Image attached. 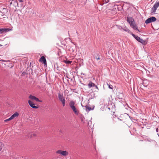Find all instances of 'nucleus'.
<instances>
[{"mask_svg": "<svg viewBox=\"0 0 159 159\" xmlns=\"http://www.w3.org/2000/svg\"><path fill=\"white\" fill-rule=\"evenodd\" d=\"M36 136V134L35 133H30L28 135L29 138H33L35 137Z\"/></svg>", "mask_w": 159, "mask_h": 159, "instance_id": "nucleus-15", "label": "nucleus"}, {"mask_svg": "<svg viewBox=\"0 0 159 159\" xmlns=\"http://www.w3.org/2000/svg\"><path fill=\"white\" fill-rule=\"evenodd\" d=\"M64 62H65L67 64H70V60H68V61L64 60Z\"/></svg>", "mask_w": 159, "mask_h": 159, "instance_id": "nucleus-27", "label": "nucleus"}, {"mask_svg": "<svg viewBox=\"0 0 159 159\" xmlns=\"http://www.w3.org/2000/svg\"><path fill=\"white\" fill-rule=\"evenodd\" d=\"M156 18L155 17L152 16L147 19L145 20V22L146 24H147L153 22H154L156 21Z\"/></svg>", "mask_w": 159, "mask_h": 159, "instance_id": "nucleus-8", "label": "nucleus"}, {"mask_svg": "<svg viewBox=\"0 0 159 159\" xmlns=\"http://www.w3.org/2000/svg\"><path fill=\"white\" fill-rule=\"evenodd\" d=\"M68 93V90H65V93Z\"/></svg>", "mask_w": 159, "mask_h": 159, "instance_id": "nucleus-34", "label": "nucleus"}, {"mask_svg": "<svg viewBox=\"0 0 159 159\" xmlns=\"http://www.w3.org/2000/svg\"><path fill=\"white\" fill-rule=\"evenodd\" d=\"M18 0L20 2H23L25 0Z\"/></svg>", "mask_w": 159, "mask_h": 159, "instance_id": "nucleus-33", "label": "nucleus"}, {"mask_svg": "<svg viewBox=\"0 0 159 159\" xmlns=\"http://www.w3.org/2000/svg\"><path fill=\"white\" fill-rule=\"evenodd\" d=\"M95 86V84L91 81H90L88 84V86L89 88L94 87Z\"/></svg>", "mask_w": 159, "mask_h": 159, "instance_id": "nucleus-14", "label": "nucleus"}, {"mask_svg": "<svg viewBox=\"0 0 159 159\" xmlns=\"http://www.w3.org/2000/svg\"><path fill=\"white\" fill-rule=\"evenodd\" d=\"M58 98L59 100L62 102L63 106L64 107L65 105V100L63 93H59L58 94Z\"/></svg>", "mask_w": 159, "mask_h": 159, "instance_id": "nucleus-6", "label": "nucleus"}, {"mask_svg": "<svg viewBox=\"0 0 159 159\" xmlns=\"http://www.w3.org/2000/svg\"><path fill=\"white\" fill-rule=\"evenodd\" d=\"M7 12V10L6 8L2 7H0V18H4V16H6L5 14Z\"/></svg>", "mask_w": 159, "mask_h": 159, "instance_id": "nucleus-4", "label": "nucleus"}, {"mask_svg": "<svg viewBox=\"0 0 159 159\" xmlns=\"http://www.w3.org/2000/svg\"><path fill=\"white\" fill-rule=\"evenodd\" d=\"M26 74V73L25 72H23L22 74V76H24V75H25V74Z\"/></svg>", "mask_w": 159, "mask_h": 159, "instance_id": "nucleus-31", "label": "nucleus"}, {"mask_svg": "<svg viewBox=\"0 0 159 159\" xmlns=\"http://www.w3.org/2000/svg\"><path fill=\"white\" fill-rule=\"evenodd\" d=\"M56 153L58 154H60L64 156H66L68 155L69 153L68 152L63 151L61 150H58L56 152Z\"/></svg>", "mask_w": 159, "mask_h": 159, "instance_id": "nucleus-7", "label": "nucleus"}, {"mask_svg": "<svg viewBox=\"0 0 159 159\" xmlns=\"http://www.w3.org/2000/svg\"><path fill=\"white\" fill-rule=\"evenodd\" d=\"M109 2V1L108 0H107V1H106V0H105L104 1H103V3H107V2Z\"/></svg>", "mask_w": 159, "mask_h": 159, "instance_id": "nucleus-32", "label": "nucleus"}, {"mask_svg": "<svg viewBox=\"0 0 159 159\" xmlns=\"http://www.w3.org/2000/svg\"><path fill=\"white\" fill-rule=\"evenodd\" d=\"M9 2L10 4L9 7L11 10L16 11L17 9L16 7H18L17 0H9Z\"/></svg>", "mask_w": 159, "mask_h": 159, "instance_id": "nucleus-3", "label": "nucleus"}, {"mask_svg": "<svg viewBox=\"0 0 159 159\" xmlns=\"http://www.w3.org/2000/svg\"><path fill=\"white\" fill-rule=\"evenodd\" d=\"M70 89L71 90L70 91H72L73 92H75V93H77L76 90L75 89H73L72 88H70Z\"/></svg>", "mask_w": 159, "mask_h": 159, "instance_id": "nucleus-22", "label": "nucleus"}, {"mask_svg": "<svg viewBox=\"0 0 159 159\" xmlns=\"http://www.w3.org/2000/svg\"><path fill=\"white\" fill-rule=\"evenodd\" d=\"M95 58L97 60H98L100 59V57L99 55V54L97 55V57H95Z\"/></svg>", "mask_w": 159, "mask_h": 159, "instance_id": "nucleus-29", "label": "nucleus"}, {"mask_svg": "<svg viewBox=\"0 0 159 159\" xmlns=\"http://www.w3.org/2000/svg\"><path fill=\"white\" fill-rule=\"evenodd\" d=\"M70 66L71 65H73V64H75V65H76V61L74 60V61H70Z\"/></svg>", "mask_w": 159, "mask_h": 159, "instance_id": "nucleus-21", "label": "nucleus"}, {"mask_svg": "<svg viewBox=\"0 0 159 159\" xmlns=\"http://www.w3.org/2000/svg\"><path fill=\"white\" fill-rule=\"evenodd\" d=\"M19 115V114L17 112H15L13 114L11 117L12 119H13L15 117L18 116Z\"/></svg>", "mask_w": 159, "mask_h": 159, "instance_id": "nucleus-18", "label": "nucleus"}, {"mask_svg": "<svg viewBox=\"0 0 159 159\" xmlns=\"http://www.w3.org/2000/svg\"><path fill=\"white\" fill-rule=\"evenodd\" d=\"M158 128H157L156 129V132H158Z\"/></svg>", "mask_w": 159, "mask_h": 159, "instance_id": "nucleus-36", "label": "nucleus"}, {"mask_svg": "<svg viewBox=\"0 0 159 159\" xmlns=\"http://www.w3.org/2000/svg\"><path fill=\"white\" fill-rule=\"evenodd\" d=\"M76 51L75 46L74 45L73 46L70 47V60H73L74 58L71 59V57H75V55Z\"/></svg>", "mask_w": 159, "mask_h": 159, "instance_id": "nucleus-5", "label": "nucleus"}, {"mask_svg": "<svg viewBox=\"0 0 159 159\" xmlns=\"http://www.w3.org/2000/svg\"><path fill=\"white\" fill-rule=\"evenodd\" d=\"M85 107L86 108V111H89L91 110H93L94 109V107L93 108H92L90 107H89L87 105H86L85 106Z\"/></svg>", "mask_w": 159, "mask_h": 159, "instance_id": "nucleus-17", "label": "nucleus"}, {"mask_svg": "<svg viewBox=\"0 0 159 159\" xmlns=\"http://www.w3.org/2000/svg\"><path fill=\"white\" fill-rule=\"evenodd\" d=\"M159 7V1L156 2L152 9V12H155L158 7Z\"/></svg>", "mask_w": 159, "mask_h": 159, "instance_id": "nucleus-9", "label": "nucleus"}, {"mask_svg": "<svg viewBox=\"0 0 159 159\" xmlns=\"http://www.w3.org/2000/svg\"><path fill=\"white\" fill-rule=\"evenodd\" d=\"M135 39L139 42L140 43L143 44L145 45L146 44V41L145 40L141 39L138 36H137V37H136Z\"/></svg>", "mask_w": 159, "mask_h": 159, "instance_id": "nucleus-11", "label": "nucleus"}, {"mask_svg": "<svg viewBox=\"0 0 159 159\" xmlns=\"http://www.w3.org/2000/svg\"><path fill=\"white\" fill-rule=\"evenodd\" d=\"M95 87V88L97 89L98 90V87L95 85V86H94Z\"/></svg>", "mask_w": 159, "mask_h": 159, "instance_id": "nucleus-35", "label": "nucleus"}, {"mask_svg": "<svg viewBox=\"0 0 159 159\" xmlns=\"http://www.w3.org/2000/svg\"><path fill=\"white\" fill-rule=\"evenodd\" d=\"M29 98L31 99V100H34L36 97L35 96H33V95H30L29 96Z\"/></svg>", "mask_w": 159, "mask_h": 159, "instance_id": "nucleus-20", "label": "nucleus"}, {"mask_svg": "<svg viewBox=\"0 0 159 159\" xmlns=\"http://www.w3.org/2000/svg\"><path fill=\"white\" fill-rule=\"evenodd\" d=\"M131 34L132 36L135 39L136 37H137V36H136V35H135V34H133L131 32L130 33Z\"/></svg>", "mask_w": 159, "mask_h": 159, "instance_id": "nucleus-25", "label": "nucleus"}, {"mask_svg": "<svg viewBox=\"0 0 159 159\" xmlns=\"http://www.w3.org/2000/svg\"><path fill=\"white\" fill-rule=\"evenodd\" d=\"M127 21L130 24V26L134 30H136L139 32L137 26L135 24L134 19L131 17H128L127 18Z\"/></svg>", "mask_w": 159, "mask_h": 159, "instance_id": "nucleus-2", "label": "nucleus"}, {"mask_svg": "<svg viewBox=\"0 0 159 159\" xmlns=\"http://www.w3.org/2000/svg\"><path fill=\"white\" fill-rule=\"evenodd\" d=\"M58 66H57V70H58Z\"/></svg>", "mask_w": 159, "mask_h": 159, "instance_id": "nucleus-37", "label": "nucleus"}, {"mask_svg": "<svg viewBox=\"0 0 159 159\" xmlns=\"http://www.w3.org/2000/svg\"><path fill=\"white\" fill-rule=\"evenodd\" d=\"M123 30L124 31H125L126 32H128L129 33H131L130 30L128 28H127L126 26H125V27L123 28Z\"/></svg>", "mask_w": 159, "mask_h": 159, "instance_id": "nucleus-19", "label": "nucleus"}, {"mask_svg": "<svg viewBox=\"0 0 159 159\" xmlns=\"http://www.w3.org/2000/svg\"><path fill=\"white\" fill-rule=\"evenodd\" d=\"M118 29H119L120 30H123V28L122 27L120 26H118Z\"/></svg>", "mask_w": 159, "mask_h": 159, "instance_id": "nucleus-30", "label": "nucleus"}, {"mask_svg": "<svg viewBox=\"0 0 159 159\" xmlns=\"http://www.w3.org/2000/svg\"><path fill=\"white\" fill-rule=\"evenodd\" d=\"M70 109L75 115H78L79 113V107L76 104L75 102L73 101H70Z\"/></svg>", "mask_w": 159, "mask_h": 159, "instance_id": "nucleus-1", "label": "nucleus"}, {"mask_svg": "<svg viewBox=\"0 0 159 159\" xmlns=\"http://www.w3.org/2000/svg\"><path fill=\"white\" fill-rule=\"evenodd\" d=\"M10 30L9 28H1L0 29V34L7 32Z\"/></svg>", "mask_w": 159, "mask_h": 159, "instance_id": "nucleus-13", "label": "nucleus"}, {"mask_svg": "<svg viewBox=\"0 0 159 159\" xmlns=\"http://www.w3.org/2000/svg\"><path fill=\"white\" fill-rule=\"evenodd\" d=\"M39 62H43L45 66H47L46 60L44 56L42 57L39 60Z\"/></svg>", "mask_w": 159, "mask_h": 159, "instance_id": "nucleus-10", "label": "nucleus"}, {"mask_svg": "<svg viewBox=\"0 0 159 159\" xmlns=\"http://www.w3.org/2000/svg\"><path fill=\"white\" fill-rule=\"evenodd\" d=\"M12 120V119L11 118V117H10L9 118H8V119H7L6 120H5L4 121L5 122L9 120Z\"/></svg>", "mask_w": 159, "mask_h": 159, "instance_id": "nucleus-28", "label": "nucleus"}, {"mask_svg": "<svg viewBox=\"0 0 159 159\" xmlns=\"http://www.w3.org/2000/svg\"><path fill=\"white\" fill-rule=\"evenodd\" d=\"M131 34L132 36L135 39L136 37H137V36H136V35H135V34H133L131 32L130 33Z\"/></svg>", "mask_w": 159, "mask_h": 159, "instance_id": "nucleus-26", "label": "nucleus"}, {"mask_svg": "<svg viewBox=\"0 0 159 159\" xmlns=\"http://www.w3.org/2000/svg\"><path fill=\"white\" fill-rule=\"evenodd\" d=\"M29 105L31 107L34 109H37L38 108V107L34 105V104L30 100H29L28 101Z\"/></svg>", "mask_w": 159, "mask_h": 159, "instance_id": "nucleus-12", "label": "nucleus"}, {"mask_svg": "<svg viewBox=\"0 0 159 159\" xmlns=\"http://www.w3.org/2000/svg\"><path fill=\"white\" fill-rule=\"evenodd\" d=\"M54 67H55V68L56 67L55 66H54Z\"/></svg>", "mask_w": 159, "mask_h": 159, "instance_id": "nucleus-38", "label": "nucleus"}, {"mask_svg": "<svg viewBox=\"0 0 159 159\" xmlns=\"http://www.w3.org/2000/svg\"><path fill=\"white\" fill-rule=\"evenodd\" d=\"M34 100H35L37 102H42V101L39 100L38 98H36V97Z\"/></svg>", "mask_w": 159, "mask_h": 159, "instance_id": "nucleus-24", "label": "nucleus"}, {"mask_svg": "<svg viewBox=\"0 0 159 159\" xmlns=\"http://www.w3.org/2000/svg\"><path fill=\"white\" fill-rule=\"evenodd\" d=\"M75 79H71L70 80V85L73 87L76 84V82L75 81Z\"/></svg>", "mask_w": 159, "mask_h": 159, "instance_id": "nucleus-16", "label": "nucleus"}, {"mask_svg": "<svg viewBox=\"0 0 159 159\" xmlns=\"http://www.w3.org/2000/svg\"><path fill=\"white\" fill-rule=\"evenodd\" d=\"M107 85L108 86V88L111 89H112L113 88V86L112 85L107 84Z\"/></svg>", "mask_w": 159, "mask_h": 159, "instance_id": "nucleus-23", "label": "nucleus"}]
</instances>
